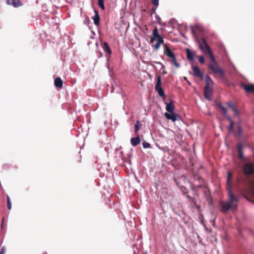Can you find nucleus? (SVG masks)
Wrapping results in <instances>:
<instances>
[{
  "mask_svg": "<svg viewBox=\"0 0 254 254\" xmlns=\"http://www.w3.org/2000/svg\"><path fill=\"white\" fill-rule=\"evenodd\" d=\"M242 87L247 92H254V84H242Z\"/></svg>",
  "mask_w": 254,
  "mask_h": 254,
  "instance_id": "2eb2a0df",
  "label": "nucleus"
},
{
  "mask_svg": "<svg viewBox=\"0 0 254 254\" xmlns=\"http://www.w3.org/2000/svg\"><path fill=\"white\" fill-rule=\"evenodd\" d=\"M238 197L233 194V192H228V200L219 202L220 210L224 213H227L230 209H234L237 207Z\"/></svg>",
  "mask_w": 254,
  "mask_h": 254,
  "instance_id": "f257e3e1",
  "label": "nucleus"
},
{
  "mask_svg": "<svg viewBox=\"0 0 254 254\" xmlns=\"http://www.w3.org/2000/svg\"><path fill=\"white\" fill-rule=\"evenodd\" d=\"M157 7L154 6L152 8V10L154 12L157 9Z\"/></svg>",
  "mask_w": 254,
  "mask_h": 254,
  "instance_id": "ea45409f",
  "label": "nucleus"
},
{
  "mask_svg": "<svg viewBox=\"0 0 254 254\" xmlns=\"http://www.w3.org/2000/svg\"><path fill=\"white\" fill-rule=\"evenodd\" d=\"M166 107V109L168 112L169 113L174 112V110L175 109V106L173 103L171 102L169 103H165Z\"/></svg>",
  "mask_w": 254,
  "mask_h": 254,
  "instance_id": "6ab92c4d",
  "label": "nucleus"
},
{
  "mask_svg": "<svg viewBox=\"0 0 254 254\" xmlns=\"http://www.w3.org/2000/svg\"><path fill=\"white\" fill-rule=\"evenodd\" d=\"M164 42V41H157V43L154 45V48L155 50H157L159 47L160 45Z\"/></svg>",
  "mask_w": 254,
  "mask_h": 254,
  "instance_id": "cd10ccee",
  "label": "nucleus"
},
{
  "mask_svg": "<svg viewBox=\"0 0 254 254\" xmlns=\"http://www.w3.org/2000/svg\"><path fill=\"white\" fill-rule=\"evenodd\" d=\"M233 174L230 171L227 172V182H226V188L228 190V192L232 191V186H233Z\"/></svg>",
  "mask_w": 254,
  "mask_h": 254,
  "instance_id": "39448f33",
  "label": "nucleus"
},
{
  "mask_svg": "<svg viewBox=\"0 0 254 254\" xmlns=\"http://www.w3.org/2000/svg\"><path fill=\"white\" fill-rule=\"evenodd\" d=\"M172 59V62L173 64L177 68L180 67V65L177 62L176 60L175 55L171 58Z\"/></svg>",
  "mask_w": 254,
  "mask_h": 254,
  "instance_id": "393cba45",
  "label": "nucleus"
},
{
  "mask_svg": "<svg viewBox=\"0 0 254 254\" xmlns=\"http://www.w3.org/2000/svg\"><path fill=\"white\" fill-rule=\"evenodd\" d=\"M193 75L195 76H198L201 79L203 78V74L200 71L198 67L194 66L192 67Z\"/></svg>",
  "mask_w": 254,
  "mask_h": 254,
  "instance_id": "f8f14e48",
  "label": "nucleus"
},
{
  "mask_svg": "<svg viewBox=\"0 0 254 254\" xmlns=\"http://www.w3.org/2000/svg\"><path fill=\"white\" fill-rule=\"evenodd\" d=\"M199 62L201 64H203L204 63V60L203 56H199L198 57Z\"/></svg>",
  "mask_w": 254,
  "mask_h": 254,
  "instance_id": "72a5a7b5",
  "label": "nucleus"
},
{
  "mask_svg": "<svg viewBox=\"0 0 254 254\" xmlns=\"http://www.w3.org/2000/svg\"><path fill=\"white\" fill-rule=\"evenodd\" d=\"M162 73H163V74H166L167 73V71L164 70V71H163Z\"/></svg>",
  "mask_w": 254,
  "mask_h": 254,
  "instance_id": "c03bdc74",
  "label": "nucleus"
},
{
  "mask_svg": "<svg viewBox=\"0 0 254 254\" xmlns=\"http://www.w3.org/2000/svg\"><path fill=\"white\" fill-rule=\"evenodd\" d=\"M205 81L206 82V85L204 87H212L214 84V82L210 78L209 75L205 76Z\"/></svg>",
  "mask_w": 254,
  "mask_h": 254,
  "instance_id": "a211bd4d",
  "label": "nucleus"
},
{
  "mask_svg": "<svg viewBox=\"0 0 254 254\" xmlns=\"http://www.w3.org/2000/svg\"><path fill=\"white\" fill-rule=\"evenodd\" d=\"M191 31H192V33L193 34V35L194 36H196V34H195V33L194 31V30L193 29L192 27H191Z\"/></svg>",
  "mask_w": 254,
  "mask_h": 254,
  "instance_id": "a19ab883",
  "label": "nucleus"
},
{
  "mask_svg": "<svg viewBox=\"0 0 254 254\" xmlns=\"http://www.w3.org/2000/svg\"><path fill=\"white\" fill-rule=\"evenodd\" d=\"M155 89L159 96L161 97H164L165 96V93L161 87V79L160 76H158L157 77V83L155 85Z\"/></svg>",
  "mask_w": 254,
  "mask_h": 254,
  "instance_id": "423d86ee",
  "label": "nucleus"
},
{
  "mask_svg": "<svg viewBox=\"0 0 254 254\" xmlns=\"http://www.w3.org/2000/svg\"><path fill=\"white\" fill-rule=\"evenodd\" d=\"M164 116L168 120H172L173 122H175L180 119V116L174 112L165 113Z\"/></svg>",
  "mask_w": 254,
  "mask_h": 254,
  "instance_id": "0eeeda50",
  "label": "nucleus"
},
{
  "mask_svg": "<svg viewBox=\"0 0 254 254\" xmlns=\"http://www.w3.org/2000/svg\"><path fill=\"white\" fill-rule=\"evenodd\" d=\"M161 68H162V69H164V68H165V66H164L163 64H162V65H161Z\"/></svg>",
  "mask_w": 254,
  "mask_h": 254,
  "instance_id": "37998d69",
  "label": "nucleus"
},
{
  "mask_svg": "<svg viewBox=\"0 0 254 254\" xmlns=\"http://www.w3.org/2000/svg\"><path fill=\"white\" fill-rule=\"evenodd\" d=\"M228 106L231 108L232 111L234 112L235 115H238L239 114V110L237 109V108L235 106V105L233 104L232 102H229L227 104Z\"/></svg>",
  "mask_w": 254,
  "mask_h": 254,
  "instance_id": "4be33fe9",
  "label": "nucleus"
},
{
  "mask_svg": "<svg viewBox=\"0 0 254 254\" xmlns=\"http://www.w3.org/2000/svg\"><path fill=\"white\" fill-rule=\"evenodd\" d=\"M142 145L144 148H148L150 147V144L145 141L142 143Z\"/></svg>",
  "mask_w": 254,
  "mask_h": 254,
  "instance_id": "7c9ffc66",
  "label": "nucleus"
},
{
  "mask_svg": "<svg viewBox=\"0 0 254 254\" xmlns=\"http://www.w3.org/2000/svg\"><path fill=\"white\" fill-rule=\"evenodd\" d=\"M203 42V45L199 42V49L205 55H209L210 58H211L212 56H213L211 50L207 43L206 40L204 39H202Z\"/></svg>",
  "mask_w": 254,
  "mask_h": 254,
  "instance_id": "7ed1b4c3",
  "label": "nucleus"
},
{
  "mask_svg": "<svg viewBox=\"0 0 254 254\" xmlns=\"http://www.w3.org/2000/svg\"><path fill=\"white\" fill-rule=\"evenodd\" d=\"M164 54L169 58L175 56V54L172 52L170 48L167 45H165L164 47Z\"/></svg>",
  "mask_w": 254,
  "mask_h": 254,
  "instance_id": "9b49d317",
  "label": "nucleus"
},
{
  "mask_svg": "<svg viewBox=\"0 0 254 254\" xmlns=\"http://www.w3.org/2000/svg\"><path fill=\"white\" fill-rule=\"evenodd\" d=\"M103 48L105 53H108L110 55L112 53L111 50L109 47L108 44L107 42H105L103 46Z\"/></svg>",
  "mask_w": 254,
  "mask_h": 254,
  "instance_id": "5701e85b",
  "label": "nucleus"
},
{
  "mask_svg": "<svg viewBox=\"0 0 254 254\" xmlns=\"http://www.w3.org/2000/svg\"><path fill=\"white\" fill-rule=\"evenodd\" d=\"M140 142V139L139 136L135 137H132L130 139L131 144L133 146H135L139 144Z\"/></svg>",
  "mask_w": 254,
  "mask_h": 254,
  "instance_id": "aec40b11",
  "label": "nucleus"
},
{
  "mask_svg": "<svg viewBox=\"0 0 254 254\" xmlns=\"http://www.w3.org/2000/svg\"><path fill=\"white\" fill-rule=\"evenodd\" d=\"M195 28H196V29H199V30H200V29H201V26H200V25H197H197H196L195 26Z\"/></svg>",
  "mask_w": 254,
  "mask_h": 254,
  "instance_id": "e433bc0d",
  "label": "nucleus"
},
{
  "mask_svg": "<svg viewBox=\"0 0 254 254\" xmlns=\"http://www.w3.org/2000/svg\"><path fill=\"white\" fill-rule=\"evenodd\" d=\"M233 125H234V122H231V123H230V126L228 127L229 131H233Z\"/></svg>",
  "mask_w": 254,
  "mask_h": 254,
  "instance_id": "473e14b6",
  "label": "nucleus"
},
{
  "mask_svg": "<svg viewBox=\"0 0 254 254\" xmlns=\"http://www.w3.org/2000/svg\"><path fill=\"white\" fill-rule=\"evenodd\" d=\"M54 84L57 87H62L63 86V82L60 77H57L54 81Z\"/></svg>",
  "mask_w": 254,
  "mask_h": 254,
  "instance_id": "412c9836",
  "label": "nucleus"
},
{
  "mask_svg": "<svg viewBox=\"0 0 254 254\" xmlns=\"http://www.w3.org/2000/svg\"><path fill=\"white\" fill-rule=\"evenodd\" d=\"M151 1L154 6L158 7L159 5V0H151Z\"/></svg>",
  "mask_w": 254,
  "mask_h": 254,
  "instance_id": "2f4dec72",
  "label": "nucleus"
},
{
  "mask_svg": "<svg viewBox=\"0 0 254 254\" xmlns=\"http://www.w3.org/2000/svg\"><path fill=\"white\" fill-rule=\"evenodd\" d=\"M157 64H159V65H162L163 64L161 63V62H157L156 63Z\"/></svg>",
  "mask_w": 254,
  "mask_h": 254,
  "instance_id": "79ce46f5",
  "label": "nucleus"
},
{
  "mask_svg": "<svg viewBox=\"0 0 254 254\" xmlns=\"http://www.w3.org/2000/svg\"><path fill=\"white\" fill-rule=\"evenodd\" d=\"M155 18H156V19L157 20H160V19H160V17L159 16V15H157V14H156V15H155Z\"/></svg>",
  "mask_w": 254,
  "mask_h": 254,
  "instance_id": "c9c22d12",
  "label": "nucleus"
},
{
  "mask_svg": "<svg viewBox=\"0 0 254 254\" xmlns=\"http://www.w3.org/2000/svg\"><path fill=\"white\" fill-rule=\"evenodd\" d=\"M243 145L242 144H239L237 145V149L238 151V157L239 158L242 160V161H244L245 160V157L243 152Z\"/></svg>",
  "mask_w": 254,
  "mask_h": 254,
  "instance_id": "ddd939ff",
  "label": "nucleus"
},
{
  "mask_svg": "<svg viewBox=\"0 0 254 254\" xmlns=\"http://www.w3.org/2000/svg\"><path fill=\"white\" fill-rule=\"evenodd\" d=\"M98 3L99 6L103 10L105 9L104 4V0H98Z\"/></svg>",
  "mask_w": 254,
  "mask_h": 254,
  "instance_id": "bb28decb",
  "label": "nucleus"
},
{
  "mask_svg": "<svg viewBox=\"0 0 254 254\" xmlns=\"http://www.w3.org/2000/svg\"><path fill=\"white\" fill-rule=\"evenodd\" d=\"M186 51L188 59L190 62H194L195 54L189 49H187Z\"/></svg>",
  "mask_w": 254,
  "mask_h": 254,
  "instance_id": "dca6fc26",
  "label": "nucleus"
},
{
  "mask_svg": "<svg viewBox=\"0 0 254 254\" xmlns=\"http://www.w3.org/2000/svg\"><path fill=\"white\" fill-rule=\"evenodd\" d=\"M153 38L151 39V42L153 43L154 41H164L162 37L158 34L157 28L156 27L152 33Z\"/></svg>",
  "mask_w": 254,
  "mask_h": 254,
  "instance_id": "1a4fd4ad",
  "label": "nucleus"
},
{
  "mask_svg": "<svg viewBox=\"0 0 254 254\" xmlns=\"http://www.w3.org/2000/svg\"><path fill=\"white\" fill-rule=\"evenodd\" d=\"M243 170L244 174L250 175L254 173V164L251 163H246L244 164Z\"/></svg>",
  "mask_w": 254,
  "mask_h": 254,
  "instance_id": "20e7f679",
  "label": "nucleus"
},
{
  "mask_svg": "<svg viewBox=\"0 0 254 254\" xmlns=\"http://www.w3.org/2000/svg\"><path fill=\"white\" fill-rule=\"evenodd\" d=\"M141 127V125L140 124L139 122L137 121L134 126V131L135 132L138 131Z\"/></svg>",
  "mask_w": 254,
  "mask_h": 254,
  "instance_id": "a878e982",
  "label": "nucleus"
},
{
  "mask_svg": "<svg viewBox=\"0 0 254 254\" xmlns=\"http://www.w3.org/2000/svg\"><path fill=\"white\" fill-rule=\"evenodd\" d=\"M6 199H7V208L9 210H10L11 208V203L10 198H9V196L7 195Z\"/></svg>",
  "mask_w": 254,
  "mask_h": 254,
  "instance_id": "c85d7f7f",
  "label": "nucleus"
},
{
  "mask_svg": "<svg viewBox=\"0 0 254 254\" xmlns=\"http://www.w3.org/2000/svg\"><path fill=\"white\" fill-rule=\"evenodd\" d=\"M204 97L208 101H211L212 96V87H204Z\"/></svg>",
  "mask_w": 254,
  "mask_h": 254,
  "instance_id": "6e6552de",
  "label": "nucleus"
},
{
  "mask_svg": "<svg viewBox=\"0 0 254 254\" xmlns=\"http://www.w3.org/2000/svg\"><path fill=\"white\" fill-rule=\"evenodd\" d=\"M95 15L92 17V19L94 21V23L96 26H98L100 22V16L98 11L96 10H94Z\"/></svg>",
  "mask_w": 254,
  "mask_h": 254,
  "instance_id": "f3484780",
  "label": "nucleus"
},
{
  "mask_svg": "<svg viewBox=\"0 0 254 254\" xmlns=\"http://www.w3.org/2000/svg\"><path fill=\"white\" fill-rule=\"evenodd\" d=\"M7 5H11L14 7H18L22 5L20 0H6Z\"/></svg>",
  "mask_w": 254,
  "mask_h": 254,
  "instance_id": "9d476101",
  "label": "nucleus"
},
{
  "mask_svg": "<svg viewBox=\"0 0 254 254\" xmlns=\"http://www.w3.org/2000/svg\"><path fill=\"white\" fill-rule=\"evenodd\" d=\"M242 133V128L241 126H238V132L237 133V135L238 136H241Z\"/></svg>",
  "mask_w": 254,
  "mask_h": 254,
  "instance_id": "c756f323",
  "label": "nucleus"
},
{
  "mask_svg": "<svg viewBox=\"0 0 254 254\" xmlns=\"http://www.w3.org/2000/svg\"><path fill=\"white\" fill-rule=\"evenodd\" d=\"M90 22V19L89 18H87L85 19V21H84V23H86V22H87L88 23H89Z\"/></svg>",
  "mask_w": 254,
  "mask_h": 254,
  "instance_id": "58836bf2",
  "label": "nucleus"
},
{
  "mask_svg": "<svg viewBox=\"0 0 254 254\" xmlns=\"http://www.w3.org/2000/svg\"><path fill=\"white\" fill-rule=\"evenodd\" d=\"M246 191L249 195L254 197V180L250 182V188Z\"/></svg>",
  "mask_w": 254,
  "mask_h": 254,
  "instance_id": "4468645a",
  "label": "nucleus"
},
{
  "mask_svg": "<svg viewBox=\"0 0 254 254\" xmlns=\"http://www.w3.org/2000/svg\"><path fill=\"white\" fill-rule=\"evenodd\" d=\"M227 119L229 120V121L230 122V123H231V122H233L231 117L228 116Z\"/></svg>",
  "mask_w": 254,
  "mask_h": 254,
  "instance_id": "4c0bfd02",
  "label": "nucleus"
},
{
  "mask_svg": "<svg viewBox=\"0 0 254 254\" xmlns=\"http://www.w3.org/2000/svg\"><path fill=\"white\" fill-rule=\"evenodd\" d=\"M5 252H6V248L4 246H3L1 249L0 254H5Z\"/></svg>",
  "mask_w": 254,
  "mask_h": 254,
  "instance_id": "f704fd0d",
  "label": "nucleus"
},
{
  "mask_svg": "<svg viewBox=\"0 0 254 254\" xmlns=\"http://www.w3.org/2000/svg\"><path fill=\"white\" fill-rule=\"evenodd\" d=\"M211 62L208 64V68L210 69L214 74H217L221 77L224 75L223 70L218 66L214 56H212L210 58Z\"/></svg>",
  "mask_w": 254,
  "mask_h": 254,
  "instance_id": "f03ea898",
  "label": "nucleus"
},
{
  "mask_svg": "<svg viewBox=\"0 0 254 254\" xmlns=\"http://www.w3.org/2000/svg\"><path fill=\"white\" fill-rule=\"evenodd\" d=\"M217 106L222 110L223 115L224 116H227V111L226 108L223 107L220 103H218Z\"/></svg>",
  "mask_w": 254,
  "mask_h": 254,
  "instance_id": "b1692460",
  "label": "nucleus"
}]
</instances>
